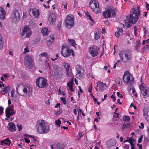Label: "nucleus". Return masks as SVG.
<instances>
[{
  "label": "nucleus",
  "instance_id": "nucleus-1",
  "mask_svg": "<svg viewBox=\"0 0 149 149\" xmlns=\"http://www.w3.org/2000/svg\"><path fill=\"white\" fill-rule=\"evenodd\" d=\"M140 7H137L136 9L133 8L131 9L130 16L126 17L125 23L127 27L129 28L131 27L132 24H134L137 22L139 17L140 11Z\"/></svg>",
  "mask_w": 149,
  "mask_h": 149
},
{
  "label": "nucleus",
  "instance_id": "nucleus-2",
  "mask_svg": "<svg viewBox=\"0 0 149 149\" xmlns=\"http://www.w3.org/2000/svg\"><path fill=\"white\" fill-rule=\"evenodd\" d=\"M36 128L37 132L40 134L47 133L50 130L49 125L43 120L37 122Z\"/></svg>",
  "mask_w": 149,
  "mask_h": 149
},
{
  "label": "nucleus",
  "instance_id": "nucleus-3",
  "mask_svg": "<svg viewBox=\"0 0 149 149\" xmlns=\"http://www.w3.org/2000/svg\"><path fill=\"white\" fill-rule=\"evenodd\" d=\"M119 55L121 60L124 62L132 59V53L130 50H122L119 53Z\"/></svg>",
  "mask_w": 149,
  "mask_h": 149
},
{
  "label": "nucleus",
  "instance_id": "nucleus-4",
  "mask_svg": "<svg viewBox=\"0 0 149 149\" xmlns=\"http://www.w3.org/2000/svg\"><path fill=\"white\" fill-rule=\"evenodd\" d=\"M123 79L124 82L127 85H130L133 83L134 78L128 71H126L123 75Z\"/></svg>",
  "mask_w": 149,
  "mask_h": 149
},
{
  "label": "nucleus",
  "instance_id": "nucleus-5",
  "mask_svg": "<svg viewBox=\"0 0 149 149\" xmlns=\"http://www.w3.org/2000/svg\"><path fill=\"white\" fill-rule=\"evenodd\" d=\"M61 53L62 55L65 57H68L70 55L71 52L68 45L65 43L62 45Z\"/></svg>",
  "mask_w": 149,
  "mask_h": 149
},
{
  "label": "nucleus",
  "instance_id": "nucleus-6",
  "mask_svg": "<svg viewBox=\"0 0 149 149\" xmlns=\"http://www.w3.org/2000/svg\"><path fill=\"white\" fill-rule=\"evenodd\" d=\"M90 7L92 10L96 13L100 12V10L98 2L96 0H91L89 3Z\"/></svg>",
  "mask_w": 149,
  "mask_h": 149
},
{
  "label": "nucleus",
  "instance_id": "nucleus-7",
  "mask_svg": "<svg viewBox=\"0 0 149 149\" xmlns=\"http://www.w3.org/2000/svg\"><path fill=\"white\" fill-rule=\"evenodd\" d=\"M15 112L14 110V107L11 106L9 108L6 109V118L5 120H8L9 121H11L13 120L14 117L11 118L10 117L15 114Z\"/></svg>",
  "mask_w": 149,
  "mask_h": 149
},
{
  "label": "nucleus",
  "instance_id": "nucleus-8",
  "mask_svg": "<svg viewBox=\"0 0 149 149\" xmlns=\"http://www.w3.org/2000/svg\"><path fill=\"white\" fill-rule=\"evenodd\" d=\"M51 75L55 78H60L63 74V70L61 68L57 66H54L53 68V71L51 72Z\"/></svg>",
  "mask_w": 149,
  "mask_h": 149
},
{
  "label": "nucleus",
  "instance_id": "nucleus-9",
  "mask_svg": "<svg viewBox=\"0 0 149 149\" xmlns=\"http://www.w3.org/2000/svg\"><path fill=\"white\" fill-rule=\"evenodd\" d=\"M74 18L73 15H68L65 21V24L67 27L70 29L73 26L74 24Z\"/></svg>",
  "mask_w": 149,
  "mask_h": 149
},
{
  "label": "nucleus",
  "instance_id": "nucleus-10",
  "mask_svg": "<svg viewBox=\"0 0 149 149\" xmlns=\"http://www.w3.org/2000/svg\"><path fill=\"white\" fill-rule=\"evenodd\" d=\"M36 86L40 88H43L47 86V80L42 77L38 78L36 80Z\"/></svg>",
  "mask_w": 149,
  "mask_h": 149
},
{
  "label": "nucleus",
  "instance_id": "nucleus-11",
  "mask_svg": "<svg viewBox=\"0 0 149 149\" xmlns=\"http://www.w3.org/2000/svg\"><path fill=\"white\" fill-rule=\"evenodd\" d=\"M116 12L114 8L107 9L106 10L103 12V16L104 18H108L111 17H113L115 16Z\"/></svg>",
  "mask_w": 149,
  "mask_h": 149
},
{
  "label": "nucleus",
  "instance_id": "nucleus-12",
  "mask_svg": "<svg viewBox=\"0 0 149 149\" xmlns=\"http://www.w3.org/2000/svg\"><path fill=\"white\" fill-rule=\"evenodd\" d=\"M76 74V77L79 79H81L84 75V70L83 68L79 65H77L75 67Z\"/></svg>",
  "mask_w": 149,
  "mask_h": 149
},
{
  "label": "nucleus",
  "instance_id": "nucleus-13",
  "mask_svg": "<svg viewBox=\"0 0 149 149\" xmlns=\"http://www.w3.org/2000/svg\"><path fill=\"white\" fill-rule=\"evenodd\" d=\"M32 34L31 29L28 26L25 25L23 27L22 32L21 33L22 37L24 38H29Z\"/></svg>",
  "mask_w": 149,
  "mask_h": 149
},
{
  "label": "nucleus",
  "instance_id": "nucleus-14",
  "mask_svg": "<svg viewBox=\"0 0 149 149\" xmlns=\"http://www.w3.org/2000/svg\"><path fill=\"white\" fill-rule=\"evenodd\" d=\"M10 17L13 22H17L20 19V14L18 10L16 9H14L11 13Z\"/></svg>",
  "mask_w": 149,
  "mask_h": 149
},
{
  "label": "nucleus",
  "instance_id": "nucleus-15",
  "mask_svg": "<svg viewBox=\"0 0 149 149\" xmlns=\"http://www.w3.org/2000/svg\"><path fill=\"white\" fill-rule=\"evenodd\" d=\"M24 64L28 68H31L33 66V61L30 56L26 55L24 58Z\"/></svg>",
  "mask_w": 149,
  "mask_h": 149
},
{
  "label": "nucleus",
  "instance_id": "nucleus-16",
  "mask_svg": "<svg viewBox=\"0 0 149 149\" xmlns=\"http://www.w3.org/2000/svg\"><path fill=\"white\" fill-rule=\"evenodd\" d=\"M99 49L96 46L93 45L89 48V52L92 56L95 57L98 54Z\"/></svg>",
  "mask_w": 149,
  "mask_h": 149
},
{
  "label": "nucleus",
  "instance_id": "nucleus-17",
  "mask_svg": "<svg viewBox=\"0 0 149 149\" xmlns=\"http://www.w3.org/2000/svg\"><path fill=\"white\" fill-rule=\"evenodd\" d=\"M139 87L141 93L142 94L144 97L145 98H146L148 96V93L149 91L148 88L144 86L143 84H140Z\"/></svg>",
  "mask_w": 149,
  "mask_h": 149
},
{
  "label": "nucleus",
  "instance_id": "nucleus-18",
  "mask_svg": "<svg viewBox=\"0 0 149 149\" xmlns=\"http://www.w3.org/2000/svg\"><path fill=\"white\" fill-rule=\"evenodd\" d=\"M29 13L31 15L33 16L36 18H38L39 15L38 10L35 8L30 10Z\"/></svg>",
  "mask_w": 149,
  "mask_h": 149
},
{
  "label": "nucleus",
  "instance_id": "nucleus-19",
  "mask_svg": "<svg viewBox=\"0 0 149 149\" xmlns=\"http://www.w3.org/2000/svg\"><path fill=\"white\" fill-rule=\"evenodd\" d=\"M143 116L146 120L149 123V111L147 108H145L143 109Z\"/></svg>",
  "mask_w": 149,
  "mask_h": 149
},
{
  "label": "nucleus",
  "instance_id": "nucleus-20",
  "mask_svg": "<svg viewBox=\"0 0 149 149\" xmlns=\"http://www.w3.org/2000/svg\"><path fill=\"white\" fill-rule=\"evenodd\" d=\"M116 143V140L114 139H111L107 142V146L109 148H111L112 147L115 146Z\"/></svg>",
  "mask_w": 149,
  "mask_h": 149
},
{
  "label": "nucleus",
  "instance_id": "nucleus-21",
  "mask_svg": "<svg viewBox=\"0 0 149 149\" xmlns=\"http://www.w3.org/2000/svg\"><path fill=\"white\" fill-rule=\"evenodd\" d=\"M56 17L55 14L54 13H50L49 17V21L51 24L54 23L56 21Z\"/></svg>",
  "mask_w": 149,
  "mask_h": 149
},
{
  "label": "nucleus",
  "instance_id": "nucleus-22",
  "mask_svg": "<svg viewBox=\"0 0 149 149\" xmlns=\"http://www.w3.org/2000/svg\"><path fill=\"white\" fill-rule=\"evenodd\" d=\"M7 127L8 130L10 132H13L16 130L15 125L12 123H9L8 124Z\"/></svg>",
  "mask_w": 149,
  "mask_h": 149
},
{
  "label": "nucleus",
  "instance_id": "nucleus-23",
  "mask_svg": "<svg viewBox=\"0 0 149 149\" xmlns=\"http://www.w3.org/2000/svg\"><path fill=\"white\" fill-rule=\"evenodd\" d=\"M97 87L99 86L100 90L101 92L103 91L105 89L104 87L106 86V84L100 81L97 82Z\"/></svg>",
  "mask_w": 149,
  "mask_h": 149
},
{
  "label": "nucleus",
  "instance_id": "nucleus-24",
  "mask_svg": "<svg viewBox=\"0 0 149 149\" xmlns=\"http://www.w3.org/2000/svg\"><path fill=\"white\" fill-rule=\"evenodd\" d=\"M1 143L2 145H4L9 146L11 143V141L8 138H7L4 140H1Z\"/></svg>",
  "mask_w": 149,
  "mask_h": 149
},
{
  "label": "nucleus",
  "instance_id": "nucleus-25",
  "mask_svg": "<svg viewBox=\"0 0 149 149\" xmlns=\"http://www.w3.org/2000/svg\"><path fill=\"white\" fill-rule=\"evenodd\" d=\"M6 15L5 11L4 9L2 7L0 8V19H4L5 18Z\"/></svg>",
  "mask_w": 149,
  "mask_h": 149
},
{
  "label": "nucleus",
  "instance_id": "nucleus-26",
  "mask_svg": "<svg viewBox=\"0 0 149 149\" xmlns=\"http://www.w3.org/2000/svg\"><path fill=\"white\" fill-rule=\"evenodd\" d=\"M50 38L49 40L47 42V45L48 47H50L52 44V42H53L54 36V34L51 35L50 36Z\"/></svg>",
  "mask_w": 149,
  "mask_h": 149
},
{
  "label": "nucleus",
  "instance_id": "nucleus-27",
  "mask_svg": "<svg viewBox=\"0 0 149 149\" xmlns=\"http://www.w3.org/2000/svg\"><path fill=\"white\" fill-rule=\"evenodd\" d=\"M73 82V79H71L70 81L67 83V86L69 87V89L72 91H74L72 87Z\"/></svg>",
  "mask_w": 149,
  "mask_h": 149
},
{
  "label": "nucleus",
  "instance_id": "nucleus-28",
  "mask_svg": "<svg viewBox=\"0 0 149 149\" xmlns=\"http://www.w3.org/2000/svg\"><path fill=\"white\" fill-rule=\"evenodd\" d=\"M115 81L116 84L119 86H121L122 81V79L120 78L119 77L116 78L115 80Z\"/></svg>",
  "mask_w": 149,
  "mask_h": 149
},
{
  "label": "nucleus",
  "instance_id": "nucleus-29",
  "mask_svg": "<svg viewBox=\"0 0 149 149\" xmlns=\"http://www.w3.org/2000/svg\"><path fill=\"white\" fill-rule=\"evenodd\" d=\"M48 29L45 28L41 30V32L44 36H46L49 34V31Z\"/></svg>",
  "mask_w": 149,
  "mask_h": 149
},
{
  "label": "nucleus",
  "instance_id": "nucleus-30",
  "mask_svg": "<svg viewBox=\"0 0 149 149\" xmlns=\"http://www.w3.org/2000/svg\"><path fill=\"white\" fill-rule=\"evenodd\" d=\"M4 42L3 38L0 33V50L2 49L3 47Z\"/></svg>",
  "mask_w": 149,
  "mask_h": 149
},
{
  "label": "nucleus",
  "instance_id": "nucleus-31",
  "mask_svg": "<svg viewBox=\"0 0 149 149\" xmlns=\"http://www.w3.org/2000/svg\"><path fill=\"white\" fill-rule=\"evenodd\" d=\"M65 147V146L64 143H59L57 144L58 149H64Z\"/></svg>",
  "mask_w": 149,
  "mask_h": 149
},
{
  "label": "nucleus",
  "instance_id": "nucleus-32",
  "mask_svg": "<svg viewBox=\"0 0 149 149\" xmlns=\"http://www.w3.org/2000/svg\"><path fill=\"white\" fill-rule=\"evenodd\" d=\"M130 120V118L129 116H123V121H127L129 122Z\"/></svg>",
  "mask_w": 149,
  "mask_h": 149
},
{
  "label": "nucleus",
  "instance_id": "nucleus-33",
  "mask_svg": "<svg viewBox=\"0 0 149 149\" xmlns=\"http://www.w3.org/2000/svg\"><path fill=\"white\" fill-rule=\"evenodd\" d=\"M30 91V89L28 87H24L23 91L24 93L26 94L29 92Z\"/></svg>",
  "mask_w": 149,
  "mask_h": 149
},
{
  "label": "nucleus",
  "instance_id": "nucleus-34",
  "mask_svg": "<svg viewBox=\"0 0 149 149\" xmlns=\"http://www.w3.org/2000/svg\"><path fill=\"white\" fill-rule=\"evenodd\" d=\"M10 87L9 86H6L3 88L2 91L4 93V94H7L8 91L10 90Z\"/></svg>",
  "mask_w": 149,
  "mask_h": 149
},
{
  "label": "nucleus",
  "instance_id": "nucleus-35",
  "mask_svg": "<svg viewBox=\"0 0 149 149\" xmlns=\"http://www.w3.org/2000/svg\"><path fill=\"white\" fill-rule=\"evenodd\" d=\"M94 38L95 40H97L99 39L100 38L99 35L98 34L97 32L95 31L94 32Z\"/></svg>",
  "mask_w": 149,
  "mask_h": 149
},
{
  "label": "nucleus",
  "instance_id": "nucleus-36",
  "mask_svg": "<svg viewBox=\"0 0 149 149\" xmlns=\"http://www.w3.org/2000/svg\"><path fill=\"white\" fill-rule=\"evenodd\" d=\"M134 141V140L132 139L131 138H129V140H128V139H127L125 141H124V142L126 141H128L129 142L131 146L133 145H134V144L133 143V142Z\"/></svg>",
  "mask_w": 149,
  "mask_h": 149
},
{
  "label": "nucleus",
  "instance_id": "nucleus-37",
  "mask_svg": "<svg viewBox=\"0 0 149 149\" xmlns=\"http://www.w3.org/2000/svg\"><path fill=\"white\" fill-rule=\"evenodd\" d=\"M69 43L71 44L72 46H74L76 45L75 41L72 39H69Z\"/></svg>",
  "mask_w": 149,
  "mask_h": 149
},
{
  "label": "nucleus",
  "instance_id": "nucleus-38",
  "mask_svg": "<svg viewBox=\"0 0 149 149\" xmlns=\"http://www.w3.org/2000/svg\"><path fill=\"white\" fill-rule=\"evenodd\" d=\"M40 56L42 57H45L47 59L49 58V55L47 52L42 53L40 54Z\"/></svg>",
  "mask_w": 149,
  "mask_h": 149
},
{
  "label": "nucleus",
  "instance_id": "nucleus-39",
  "mask_svg": "<svg viewBox=\"0 0 149 149\" xmlns=\"http://www.w3.org/2000/svg\"><path fill=\"white\" fill-rule=\"evenodd\" d=\"M23 86L22 85V83L21 82H19L17 83V88H16V90L17 91L18 93V90L19 89V87L20 86Z\"/></svg>",
  "mask_w": 149,
  "mask_h": 149
},
{
  "label": "nucleus",
  "instance_id": "nucleus-40",
  "mask_svg": "<svg viewBox=\"0 0 149 149\" xmlns=\"http://www.w3.org/2000/svg\"><path fill=\"white\" fill-rule=\"evenodd\" d=\"M64 64V67L66 69V70H68H68H69L70 68V65L66 63H65Z\"/></svg>",
  "mask_w": 149,
  "mask_h": 149
},
{
  "label": "nucleus",
  "instance_id": "nucleus-41",
  "mask_svg": "<svg viewBox=\"0 0 149 149\" xmlns=\"http://www.w3.org/2000/svg\"><path fill=\"white\" fill-rule=\"evenodd\" d=\"M60 99L64 104H66V100L65 98L61 97Z\"/></svg>",
  "mask_w": 149,
  "mask_h": 149
},
{
  "label": "nucleus",
  "instance_id": "nucleus-42",
  "mask_svg": "<svg viewBox=\"0 0 149 149\" xmlns=\"http://www.w3.org/2000/svg\"><path fill=\"white\" fill-rule=\"evenodd\" d=\"M56 124L57 125H58L60 126V125L61 123V121L59 119L56 120L55 122Z\"/></svg>",
  "mask_w": 149,
  "mask_h": 149
},
{
  "label": "nucleus",
  "instance_id": "nucleus-43",
  "mask_svg": "<svg viewBox=\"0 0 149 149\" xmlns=\"http://www.w3.org/2000/svg\"><path fill=\"white\" fill-rule=\"evenodd\" d=\"M68 71H69L68 72V70H66L67 75L69 77H71L72 76V74L71 71L70 70H68Z\"/></svg>",
  "mask_w": 149,
  "mask_h": 149
},
{
  "label": "nucleus",
  "instance_id": "nucleus-44",
  "mask_svg": "<svg viewBox=\"0 0 149 149\" xmlns=\"http://www.w3.org/2000/svg\"><path fill=\"white\" fill-rule=\"evenodd\" d=\"M17 126L19 131H20L22 130V126L21 125H19L18 124H17Z\"/></svg>",
  "mask_w": 149,
  "mask_h": 149
},
{
  "label": "nucleus",
  "instance_id": "nucleus-45",
  "mask_svg": "<svg viewBox=\"0 0 149 149\" xmlns=\"http://www.w3.org/2000/svg\"><path fill=\"white\" fill-rule=\"evenodd\" d=\"M92 84H91L88 88V92L89 93H91L92 91Z\"/></svg>",
  "mask_w": 149,
  "mask_h": 149
},
{
  "label": "nucleus",
  "instance_id": "nucleus-46",
  "mask_svg": "<svg viewBox=\"0 0 149 149\" xmlns=\"http://www.w3.org/2000/svg\"><path fill=\"white\" fill-rule=\"evenodd\" d=\"M29 52V51L28 49V47H26L24 49V51L23 52L24 54H25L27 52Z\"/></svg>",
  "mask_w": 149,
  "mask_h": 149
},
{
  "label": "nucleus",
  "instance_id": "nucleus-47",
  "mask_svg": "<svg viewBox=\"0 0 149 149\" xmlns=\"http://www.w3.org/2000/svg\"><path fill=\"white\" fill-rule=\"evenodd\" d=\"M3 108L1 106H0V115L3 113Z\"/></svg>",
  "mask_w": 149,
  "mask_h": 149
},
{
  "label": "nucleus",
  "instance_id": "nucleus-48",
  "mask_svg": "<svg viewBox=\"0 0 149 149\" xmlns=\"http://www.w3.org/2000/svg\"><path fill=\"white\" fill-rule=\"evenodd\" d=\"M143 135H141L139 138L138 140V142L139 143H141L142 141Z\"/></svg>",
  "mask_w": 149,
  "mask_h": 149
},
{
  "label": "nucleus",
  "instance_id": "nucleus-49",
  "mask_svg": "<svg viewBox=\"0 0 149 149\" xmlns=\"http://www.w3.org/2000/svg\"><path fill=\"white\" fill-rule=\"evenodd\" d=\"M117 96L118 97H120V98H123V96L121 94H120L119 92H117Z\"/></svg>",
  "mask_w": 149,
  "mask_h": 149
},
{
  "label": "nucleus",
  "instance_id": "nucleus-50",
  "mask_svg": "<svg viewBox=\"0 0 149 149\" xmlns=\"http://www.w3.org/2000/svg\"><path fill=\"white\" fill-rule=\"evenodd\" d=\"M115 36L117 38H118L119 37V33L118 32H116L115 33Z\"/></svg>",
  "mask_w": 149,
  "mask_h": 149
},
{
  "label": "nucleus",
  "instance_id": "nucleus-51",
  "mask_svg": "<svg viewBox=\"0 0 149 149\" xmlns=\"http://www.w3.org/2000/svg\"><path fill=\"white\" fill-rule=\"evenodd\" d=\"M140 45V44L139 42H136V49H138V48L139 47Z\"/></svg>",
  "mask_w": 149,
  "mask_h": 149
},
{
  "label": "nucleus",
  "instance_id": "nucleus-52",
  "mask_svg": "<svg viewBox=\"0 0 149 149\" xmlns=\"http://www.w3.org/2000/svg\"><path fill=\"white\" fill-rule=\"evenodd\" d=\"M56 58L54 59L52 57L51 58V60L53 61H55L58 58V54H56Z\"/></svg>",
  "mask_w": 149,
  "mask_h": 149
},
{
  "label": "nucleus",
  "instance_id": "nucleus-53",
  "mask_svg": "<svg viewBox=\"0 0 149 149\" xmlns=\"http://www.w3.org/2000/svg\"><path fill=\"white\" fill-rule=\"evenodd\" d=\"M141 127L140 126H139V128H140L143 129L144 128V124L143 123H140Z\"/></svg>",
  "mask_w": 149,
  "mask_h": 149
},
{
  "label": "nucleus",
  "instance_id": "nucleus-54",
  "mask_svg": "<svg viewBox=\"0 0 149 149\" xmlns=\"http://www.w3.org/2000/svg\"><path fill=\"white\" fill-rule=\"evenodd\" d=\"M137 30V29L136 28V27H134V33H135V35L136 36H137L136 31Z\"/></svg>",
  "mask_w": 149,
  "mask_h": 149
},
{
  "label": "nucleus",
  "instance_id": "nucleus-55",
  "mask_svg": "<svg viewBox=\"0 0 149 149\" xmlns=\"http://www.w3.org/2000/svg\"><path fill=\"white\" fill-rule=\"evenodd\" d=\"M61 22L58 23L57 24V27L58 29H60L61 27Z\"/></svg>",
  "mask_w": 149,
  "mask_h": 149
},
{
  "label": "nucleus",
  "instance_id": "nucleus-56",
  "mask_svg": "<svg viewBox=\"0 0 149 149\" xmlns=\"http://www.w3.org/2000/svg\"><path fill=\"white\" fill-rule=\"evenodd\" d=\"M111 98L113 100V102H115L116 101V97H115L113 96V95H111Z\"/></svg>",
  "mask_w": 149,
  "mask_h": 149
},
{
  "label": "nucleus",
  "instance_id": "nucleus-57",
  "mask_svg": "<svg viewBox=\"0 0 149 149\" xmlns=\"http://www.w3.org/2000/svg\"><path fill=\"white\" fill-rule=\"evenodd\" d=\"M25 141L27 143H28L30 142V140L27 138L24 139Z\"/></svg>",
  "mask_w": 149,
  "mask_h": 149
},
{
  "label": "nucleus",
  "instance_id": "nucleus-58",
  "mask_svg": "<svg viewBox=\"0 0 149 149\" xmlns=\"http://www.w3.org/2000/svg\"><path fill=\"white\" fill-rule=\"evenodd\" d=\"M118 31L119 32L123 33V31L122 28H119L118 29Z\"/></svg>",
  "mask_w": 149,
  "mask_h": 149
},
{
  "label": "nucleus",
  "instance_id": "nucleus-59",
  "mask_svg": "<svg viewBox=\"0 0 149 149\" xmlns=\"http://www.w3.org/2000/svg\"><path fill=\"white\" fill-rule=\"evenodd\" d=\"M114 114H116L115 116L116 118H118L119 117V115L118 114V113H117L116 112H114Z\"/></svg>",
  "mask_w": 149,
  "mask_h": 149
},
{
  "label": "nucleus",
  "instance_id": "nucleus-60",
  "mask_svg": "<svg viewBox=\"0 0 149 149\" xmlns=\"http://www.w3.org/2000/svg\"><path fill=\"white\" fill-rule=\"evenodd\" d=\"M4 85L2 82L0 81V87H3Z\"/></svg>",
  "mask_w": 149,
  "mask_h": 149
},
{
  "label": "nucleus",
  "instance_id": "nucleus-61",
  "mask_svg": "<svg viewBox=\"0 0 149 149\" xmlns=\"http://www.w3.org/2000/svg\"><path fill=\"white\" fill-rule=\"evenodd\" d=\"M62 109H60L59 110V111L57 112V114H61L62 113Z\"/></svg>",
  "mask_w": 149,
  "mask_h": 149
},
{
  "label": "nucleus",
  "instance_id": "nucleus-62",
  "mask_svg": "<svg viewBox=\"0 0 149 149\" xmlns=\"http://www.w3.org/2000/svg\"><path fill=\"white\" fill-rule=\"evenodd\" d=\"M105 33V29L104 27H103L102 29V33Z\"/></svg>",
  "mask_w": 149,
  "mask_h": 149
},
{
  "label": "nucleus",
  "instance_id": "nucleus-63",
  "mask_svg": "<svg viewBox=\"0 0 149 149\" xmlns=\"http://www.w3.org/2000/svg\"><path fill=\"white\" fill-rule=\"evenodd\" d=\"M27 14L26 13H23V15L22 17L23 19L27 17Z\"/></svg>",
  "mask_w": 149,
  "mask_h": 149
},
{
  "label": "nucleus",
  "instance_id": "nucleus-64",
  "mask_svg": "<svg viewBox=\"0 0 149 149\" xmlns=\"http://www.w3.org/2000/svg\"><path fill=\"white\" fill-rule=\"evenodd\" d=\"M129 148V146L127 145H126L124 147V149H128Z\"/></svg>",
  "mask_w": 149,
  "mask_h": 149
}]
</instances>
